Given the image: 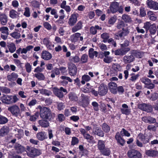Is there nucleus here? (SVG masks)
Returning a JSON list of instances; mask_svg holds the SVG:
<instances>
[{
  "instance_id": "e433bc0d",
  "label": "nucleus",
  "mask_w": 158,
  "mask_h": 158,
  "mask_svg": "<svg viewBox=\"0 0 158 158\" xmlns=\"http://www.w3.org/2000/svg\"><path fill=\"white\" fill-rule=\"evenodd\" d=\"M34 76L39 81H43L45 78V77L44 74L41 73H35Z\"/></svg>"
},
{
  "instance_id": "0e129e2a",
  "label": "nucleus",
  "mask_w": 158,
  "mask_h": 158,
  "mask_svg": "<svg viewBox=\"0 0 158 158\" xmlns=\"http://www.w3.org/2000/svg\"><path fill=\"white\" fill-rule=\"evenodd\" d=\"M151 25V24L149 22H147L144 23L143 27L145 29L147 32L149 30Z\"/></svg>"
},
{
  "instance_id": "4468645a",
  "label": "nucleus",
  "mask_w": 158,
  "mask_h": 158,
  "mask_svg": "<svg viewBox=\"0 0 158 158\" xmlns=\"http://www.w3.org/2000/svg\"><path fill=\"white\" fill-rule=\"evenodd\" d=\"M108 91V88L106 85L102 84L98 87V94L101 96H104L106 94Z\"/></svg>"
},
{
  "instance_id": "a211bd4d",
  "label": "nucleus",
  "mask_w": 158,
  "mask_h": 158,
  "mask_svg": "<svg viewBox=\"0 0 158 158\" xmlns=\"http://www.w3.org/2000/svg\"><path fill=\"white\" fill-rule=\"evenodd\" d=\"M118 31L120 33L118 35L120 38L127 36L130 32L129 29L127 27H125Z\"/></svg>"
},
{
  "instance_id": "9b49d317",
  "label": "nucleus",
  "mask_w": 158,
  "mask_h": 158,
  "mask_svg": "<svg viewBox=\"0 0 158 158\" xmlns=\"http://www.w3.org/2000/svg\"><path fill=\"white\" fill-rule=\"evenodd\" d=\"M68 69L70 75L74 76L76 75L77 72V68L75 64L72 63L68 64Z\"/></svg>"
},
{
  "instance_id": "6ab92c4d",
  "label": "nucleus",
  "mask_w": 158,
  "mask_h": 158,
  "mask_svg": "<svg viewBox=\"0 0 158 158\" xmlns=\"http://www.w3.org/2000/svg\"><path fill=\"white\" fill-rule=\"evenodd\" d=\"M119 3L116 2H114L110 5V10L112 13H115L118 11Z\"/></svg>"
},
{
  "instance_id": "5fc2aeb1",
  "label": "nucleus",
  "mask_w": 158,
  "mask_h": 158,
  "mask_svg": "<svg viewBox=\"0 0 158 158\" xmlns=\"http://www.w3.org/2000/svg\"><path fill=\"white\" fill-rule=\"evenodd\" d=\"M79 142L78 139L76 137L73 136L72 137L71 142V145L74 146L77 144Z\"/></svg>"
},
{
  "instance_id": "603ef678",
  "label": "nucleus",
  "mask_w": 158,
  "mask_h": 158,
  "mask_svg": "<svg viewBox=\"0 0 158 158\" xmlns=\"http://www.w3.org/2000/svg\"><path fill=\"white\" fill-rule=\"evenodd\" d=\"M31 6L35 8H39L40 6V2L36 0L33 1L31 2Z\"/></svg>"
},
{
  "instance_id": "39448f33",
  "label": "nucleus",
  "mask_w": 158,
  "mask_h": 158,
  "mask_svg": "<svg viewBox=\"0 0 158 158\" xmlns=\"http://www.w3.org/2000/svg\"><path fill=\"white\" fill-rule=\"evenodd\" d=\"M97 147L100 153L103 156H109L110 153V151L109 148L106 147L105 141L102 140H98Z\"/></svg>"
},
{
  "instance_id": "c85d7f7f",
  "label": "nucleus",
  "mask_w": 158,
  "mask_h": 158,
  "mask_svg": "<svg viewBox=\"0 0 158 158\" xmlns=\"http://www.w3.org/2000/svg\"><path fill=\"white\" fill-rule=\"evenodd\" d=\"M81 34L79 33H76L70 36V39L71 41L75 43L77 42L81 36Z\"/></svg>"
},
{
  "instance_id": "a19ab883",
  "label": "nucleus",
  "mask_w": 158,
  "mask_h": 158,
  "mask_svg": "<svg viewBox=\"0 0 158 158\" xmlns=\"http://www.w3.org/2000/svg\"><path fill=\"white\" fill-rule=\"evenodd\" d=\"M121 68V66L118 64H114L112 68L116 75L117 74V72L120 71Z\"/></svg>"
},
{
  "instance_id": "20e7f679",
  "label": "nucleus",
  "mask_w": 158,
  "mask_h": 158,
  "mask_svg": "<svg viewBox=\"0 0 158 158\" xmlns=\"http://www.w3.org/2000/svg\"><path fill=\"white\" fill-rule=\"evenodd\" d=\"M40 109V115L43 119H48L50 121L53 119L50 109L45 107H41Z\"/></svg>"
},
{
  "instance_id": "4be33fe9",
  "label": "nucleus",
  "mask_w": 158,
  "mask_h": 158,
  "mask_svg": "<svg viewBox=\"0 0 158 158\" xmlns=\"http://www.w3.org/2000/svg\"><path fill=\"white\" fill-rule=\"evenodd\" d=\"M92 133L94 135H97L101 137H103L105 134L102 129L99 127L96 128V129L93 130Z\"/></svg>"
},
{
  "instance_id": "9d476101",
  "label": "nucleus",
  "mask_w": 158,
  "mask_h": 158,
  "mask_svg": "<svg viewBox=\"0 0 158 158\" xmlns=\"http://www.w3.org/2000/svg\"><path fill=\"white\" fill-rule=\"evenodd\" d=\"M115 138L117 141V144L120 146H123L126 144V141L123 137L121 136L119 132L116 133Z\"/></svg>"
},
{
  "instance_id": "338daca9",
  "label": "nucleus",
  "mask_w": 158,
  "mask_h": 158,
  "mask_svg": "<svg viewBox=\"0 0 158 158\" xmlns=\"http://www.w3.org/2000/svg\"><path fill=\"white\" fill-rule=\"evenodd\" d=\"M58 118L60 122H62L65 120V117L62 114H59L58 115Z\"/></svg>"
},
{
  "instance_id": "79ce46f5",
  "label": "nucleus",
  "mask_w": 158,
  "mask_h": 158,
  "mask_svg": "<svg viewBox=\"0 0 158 158\" xmlns=\"http://www.w3.org/2000/svg\"><path fill=\"white\" fill-rule=\"evenodd\" d=\"M15 148L18 151V152H23L25 150L24 147L19 143L16 144L15 145Z\"/></svg>"
},
{
  "instance_id": "ea45409f",
  "label": "nucleus",
  "mask_w": 158,
  "mask_h": 158,
  "mask_svg": "<svg viewBox=\"0 0 158 158\" xmlns=\"http://www.w3.org/2000/svg\"><path fill=\"white\" fill-rule=\"evenodd\" d=\"M81 79V82L82 84L84 85L85 82L89 81L90 80V77L89 75L85 74L82 76Z\"/></svg>"
},
{
  "instance_id": "c756f323",
  "label": "nucleus",
  "mask_w": 158,
  "mask_h": 158,
  "mask_svg": "<svg viewBox=\"0 0 158 158\" xmlns=\"http://www.w3.org/2000/svg\"><path fill=\"white\" fill-rule=\"evenodd\" d=\"M51 77L53 78L55 77V75H59L60 74L59 68L56 67H54L51 71Z\"/></svg>"
},
{
  "instance_id": "4c0bfd02",
  "label": "nucleus",
  "mask_w": 158,
  "mask_h": 158,
  "mask_svg": "<svg viewBox=\"0 0 158 158\" xmlns=\"http://www.w3.org/2000/svg\"><path fill=\"white\" fill-rule=\"evenodd\" d=\"M130 52L134 56L137 58H141V52L137 50H132Z\"/></svg>"
},
{
  "instance_id": "49530a36",
  "label": "nucleus",
  "mask_w": 158,
  "mask_h": 158,
  "mask_svg": "<svg viewBox=\"0 0 158 158\" xmlns=\"http://www.w3.org/2000/svg\"><path fill=\"white\" fill-rule=\"evenodd\" d=\"M83 137L84 139L89 140L88 141L89 142H92L94 140V137L87 133L83 136Z\"/></svg>"
},
{
  "instance_id": "774afa93",
  "label": "nucleus",
  "mask_w": 158,
  "mask_h": 158,
  "mask_svg": "<svg viewBox=\"0 0 158 158\" xmlns=\"http://www.w3.org/2000/svg\"><path fill=\"white\" fill-rule=\"evenodd\" d=\"M82 102L85 105H88L89 103V99L87 97H84L82 100Z\"/></svg>"
},
{
  "instance_id": "4d7b16f0",
  "label": "nucleus",
  "mask_w": 158,
  "mask_h": 158,
  "mask_svg": "<svg viewBox=\"0 0 158 158\" xmlns=\"http://www.w3.org/2000/svg\"><path fill=\"white\" fill-rule=\"evenodd\" d=\"M158 98V94L157 93L155 92L152 94L151 96L149 98L150 100L152 101H155Z\"/></svg>"
},
{
  "instance_id": "1a4fd4ad",
  "label": "nucleus",
  "mask_w": 158,
  "mask_h": 158,
  "mask_svg": "<svg viewBox=\"0 0 158 158\" xmlns=\"http://www.w3.org/2000/svg\"><path fill=\"white\" fill-rule=\"evenodd\" d=\"M141 82L146 85V88L149 89H152L155 87V84L151 83V80L148 78L144 77L140 79Z\"/></svg>"
},
{
  "instance_id": "bb28decb",
  "label": "nucleus",
  "mask_w": 158,
  "mask_h": 158,
  "mask_svg": "<svg viewBox=\"0 0 158 158\" xmlns=\"http://www.w3.org/2000/svg\"><path fill=\"white\" fill-rule=\"evenodd\" d=\"M48 119H43L39 121L38 123L39 125L43 127H48L49 126L50 123Z\"/></svg>"
},
{
  "instance_id": "5701e85b",
  "label": "nucleus",
  "mask_w": 158,
  "mask_h": 158,
  "mask_svg": "<svg viewBox=\"0 0 158 158\" xmlns=\"http://www.w3.org/2000/svg\"><path fill=\"white\" fill-rule=\"evenodd\" d=\"M82 27V22L81 21H79L77 24L72 28V31L73 33L81 29Z\"/></svg>"
},
{
  "instance_id": "6e6552de",
  "label": "nucleus",
  "mask_w": 158,
  "mask_h": 158,
  "mask_svg": "<svg viewBox=\"0 0 158 158\" xmlns=\"http://www.w3.org/2000/svg\"><path fill=\"white\" fill-rule=\"evenodd\" d=\"M8 110L11 112L13 116L17 117L21 114L20 109L18 106L14 105L8 107Z\"/></svg>"
},
{
  "instance_id": "7c9ffc66",
  "label": "nucleus",
  "mask_w": 158,
  "mask_h": 158,
  "mask_svg": "<svg viewBox=\"0 0 158 158\" xmlns=\"http://www.w3.org/2000/svg\"><path fill=\"white\" fill-rule=\"evenodd\" d=\"M102 130L103 132L106 133H108L110 131V127L106 123H104L102 124Z\"/></svg>"
},
{
  "instance_id": "393cba45",
  "label": "nucleus",
  "mask_w": 158,
  "mask_h": 158,
  "mask_svg": "<svg viewBox=\"0 0 158 158\" xmlns=\"http://www.w3.org/2000/svg\"><path fill=\"white\" fill-rule=\"evenodd\" d=\"M102 28L98 25H96L94 26H91L89 29V32L91 34L94 35L97 34V30H101Z\"/></svg>"
},
{
  "instance_id": "f03ea898",
  "label": "nucleus",
  "mask_w": 158,
  "mask_h": 158,
  "mask_svg": "<svg viewBox=\"0 0 158 158\" xmlns=\"http://www.w3.org/2000/svg\"><path fill=\"white\" fill-rule=\"evenodd\" d=\"M151 136L148 137L147 135L142 133H139L138 135L136 140V144L138 146L140 147H143V144H146L149 143L151 139Z\"/></svg>"
},
{
  "instance_id": "680f3d73",
  "label": "nucleus",
  "mask_w": 158,
  "mask_h": 158,
  "mask_svg": "<svg viewBox=\"0 0 158 158\" xmlns=\"http://www.w3.org/2000/svg\"><path fill=\"white\" fill-rule=\"evenodd\" d=\"M8 28L6 27H3L0 28V31L2 33L9 34Z\"/></svg>"
},
{
  "instance_id": "412c9836",
  "label": "nucleus",
  "mask_w": 158,
  "mask_h": 158,
  "mask_svg": "<svg viewBox=\"0 0 158 158\" xmlns=\"http://www.w3.org/2000/svg\"><path fill=\"white\" fill-rule=\"evenodd\" d=\"M41 58L45 60H49L52 58V54L44 50L41 53Z\"/></svg>"
},
{
  "instance_id": "0eeeda50",
  "label": "nucleus",
  "mask_w": 158,
  "mask_h": 158,
  "mask_svg": "<svg viewBox=\"0 0 158 158\" xmlns=\"http://www.w3.org/2000/svg\"><path fill=\"white\" fill-rule=\"evenodd\" d=\"M129 158H142V155L139 150L135 149H131L127 153Z\"/></svg>"
},
{
  "instance_id": "bf43d9fd",
  "label": "nucleus",
  "mask_w": 158,
  "mask_h": 158,
  "mask_svg": "<svg viewBox=\"0 0 158 158\" xmlns=\"http://www.w3.org/2000/svg\"><path fill=\"white\" fill-rule=\"evenodd\" d=\"M91 104L93 106L94 110L95 111H98L99 110V104L96 102L94 101L92 102Z\"/></svg>"
},
{
  "instance_id": "69168bd1",
  "label": "nucleus",
  "mask_w": 158,
  "mask_h": 158,
  "mask_svg": "<svg viewBox=\"0 0 158 158\" xmlns=\"http://www.w3.org/2000/svg\"><path fill=\"white\" fill-rule=\"evenodd\" d=\"M25 12L23 15L27 17H29L30 16V9L28 7H25Z\"/></svg>"
},
{
  "instance_id": "f8f14e48",
  "label": "nucleus",
  "mask_w": 158,
  "mask_h": 158,
  "mask_svg": "<svg viewBox=\"0 0 158 158\" xmlns=\"http://www.w3.org/2000/svg\"><path fill=\"white\" fill-rule=\"evenodd\" d=\"M146 4L148 8L155 10H158V2L152 0H147Z\"/></svg>"
},
{
  "instance_id": "f704fd0d",
  "label": "nucleus",
  "mask_w": 158,
  "mask_h": 158,
  "mask_svg": "<svg viewBox=\"0 0 158 158\" xmlns=\"http://www.w3.org/2000/svg\"><path fill=\"white\" fill-rule=\"evenodd\" d=\"M17 12L14 9H12L10 11L9 16L12 19H14L19 17L17 15Z\"/></svg>"
},
{
  "instance_id": "58836bf2",
  "label": "nucleus",
  "mask_w": 158,
  "mask_h": 158,
  "mask_svg": "<svg viewBox=\"0 0 158 158\" xmlns=\"http://www.w3.org/2000/svg\"><path fill=\"white\" fill-rule=\"evenodd\" d=\"M7 46L9 49V51L11 53H13L15 51L16 48L15 44L11 43L8 44Z\"/></svg>"
},
{
  "instance_id": "a878e982",
  "label": "nucleus",
  "mask_w": 158,
  "mask_h": 158,
  "mask_svg": "<svg viewBox=\"0 0 158 158\" xmlns=\"http://www.w3.org/2000/svg\"><path fill=\"white\" fill-rule=\"evenodd\" d=\"M0 21L2 25H6L8 21V17L5 14H0Z\"/></svg>"
},
{
  "instance_id": "864d4df0",
  "label": "nucleus",
  "mask_w": 158,
  "mask_h": 158,
  "mask_svg": "<svg viewBox=\"0 0 158 158\" xmlns=\"http://www.w3.org/2000/svg\"><path fill=\"white\" fill-rule=\"evenodd\" d=\"M88 56L86 54H83L81 57L80 60L82 63H86L88 61Z\"/></svg>"
},
{
  "instance_id": "cd10ccee",
  "label": "nucleus",
  "mask_w": 158,
  "mask_h": 158,
  "mask_svg": "<svg viewBox=\"0 0 158 158\" xmlns=\"http://www.w3.org/2000/svg\"><path fill=\"white\" fill-rule=\"evenodd\" d=\"M43 43L49 50H52V43L49 40V38H44L43 40Z\"/></svg>"
},
{
  "instance_id": "2eb2a0df",
  "label": "nucleus",
  "mask_w": 158,
  "mask_h": 158,
  "mask_svg": "<svg viewBox=\"0 0 158 158\" xmlns=\"http://www.w3.org/2000/svg\"><path fill=\"white\" fill-rule=\"evenodd\" d=\"M123 61L125 64L131 63L135 60V57L131 52L127 55H126L123 58Z\"/></svg>"
},
{
  "instance_id": "6e6d98bb",
  "label": "nucleus",
  "mask_w": 158,
  "mask_h": 158,
  "mask_svg": "<svg viewBox=\"0 0 158 158\" xmlns=\"http://www.w3.org/2000/svg\"><path fill=\"white\" fill-rule=\"evenodd\" d=\"M57 104L56 108L59 111L63 110L65 107L64 103L63 102H57Z\"/></svg>"
},
{
  "instance_id": "aec40b11",
  "label": "nucleus",
  "mask_w": 158,
  "mask_h": 158,
  "mask_svg": "<svg viewBox=\"0 0 158 158\" xmlns=\"http://www.w3.org/2000/svg\"><path fill=\"white\" fill-rule=\"evenodd\" d=\"M36 138L40 141H43L48 138L46 133L44 131H41L38 133L36 134Z\"/></svg>"
},
{
  "instance_id": "052dcab7",
  "label": "nucleus",
  "mask_w": 158,
  "mask_h": 158,
  "mask_svg": "<svg viewBox=\"0 0 158 158\" xmlns=\"http://www.w3.org/2000/svg\"><path fill=\"white\" fill-rule=\"evenodd\" d=\"M61 74L64 75L67 72V67L61 66L59 68Z\"/></svg>"
},
{
  "instance_id": "c03bdc74",
  "label": "nucleus",
  "mask_w": 158,
  "mask_h": 158,
  "mask_svg": "<svg viewBox=\"0 0 158 158\" xmlns=\"http://www.w3.org/2000/svg\"><path fill=\"white\" fill-rule=\"evenodd\" d=\"M120 135L121 136L123 137L124 136H125L128 137L130 136V134L128 132V131L125 130L124 128H122V130L120 131Z\"/></svg>"
},
{
  "instance_id": "2f4dec72",
  "label": "nucleus",
  "mask_w": 158,
  "mask_h": 158,
  "mask_svg": "<svg viewBox=\"0 0 158 158\" xmlns=\"http://www.w3.org/2000/svg\"><path fill=\"white\" fill-rule=\"evenodd\" d=\"M122 18L123 21L126 23H130L132 21L131 16L123 14Z\"/></svg>"
},
{
  "instance_id": "c9c22d12",
  "label": "nucleus",
  "mask_w": 158,
  "mask_h": 158,
  "mask_svg": "<svg viewBox=\"0 0 158 158\" xmlns=\"http://www.w3.org/2000/svg\"><path fill=\"white\" fill-rule=\"evenodd\" d=\"M79 148L80 151V152L82 153V156L87 155L88 154V151L84 148L83 145H80L79 146Z\"/></svg>"
},
{
  "instance_id": "f257e3e1",
  "label": "nucleus",
  "mask_w": 158,
  "mask_h": 158,
  "mask_svg": "<svg viewBox=\"0 0 158 158\" xmlns=\"http://www.w3.org/2000/svg\"><path fill=\"white\" fill-rule=\"evenodd\" d=\"M129 44V41L127 40H125L123 43L120 44L121 48L115 50L114 55L120 56L125 55L130 50V48L128 47Z\"/></svg>"
},
{
  "instance_id": "ddd939ff",
  "label": "nucleus",
  "mask_w": 158,
  "mask_h": 158,
  "mask_svg": "<svg viewBox=\"0 0 158 158\" xmlns=\"http://www.w3.org/2000/svg\"><path fill=\"white\" fill-rule=\"evenodd\" d=\"M138 107L139 109L147 112H151L152 111V106L147 104L143 103L139 104Z\"/></svg>"
},
{
  "instance_id": "09e8293b",
  "label": "nucleus",
  "mask_w": 158,
  "mask_h": 158,
  "mask_svg": "<svg viewBox=\"0 0 158 158\" xmlns=\"http://www.w3.org/2000/svg\"><path fill=\"white\" fill-rule=\"evenodd\" d=\"M121 111L122 114H124L126 115H129L131 113V109L128 108L121 109Z\"/></svg>"
},
{
  "instance_id": "7ed1b4c3",
  "label": "nucleus",
  "mask_w": 158,
  "mask_h": 158,
  "mask_svg": "<svg viewBox=\"0 0 158 158\" xmlns=\"http://www.w3.org/2000/svg\"><path fill=\"white\" fill-rule=\"evenodd\" d=\"M0 100L3 103L6 105H10L15 103L19 99L15 95L12 96L3 94L2 96L0 97Z\"/></svg>"
},
{
  "instance_id": "b1692460",
  "label": "nucleus",
  "mask_w": 158,
  "mask_h": 158,
  "mask_svg": "<svg viewBox=\"0 0 158 158\" xmlns=\"http://www.w3.org/2000/svg\"><path fill=\"white\" fill-rule=\"evenodd\" d=\"M146 155L150 157H155L158 156V151L155 150H148L145 152Z\"/></svg>"
},
{
  "instance_id": "dca6fc26",
  "label": "nucleus",
  "mask_w": 158,
  "mask_h": 158,
  "mask_svg": "<svg viewBox=\"0 0 158 158\" xmlns=\"http://www.w3.org/2000/svg\"><path fill=\"white\" fill-rule=\"evenodd\" d=\"M109 89L111 93L115 94H117V84L113 82H110L108 84Z\"/></svg>"
},
{
  "instance_id": "473e14b6",
  "label": "nucleus",
  "mask_w": 158,
  "mask_h": 158,
  "mask_svg": "<svg viewBox=\"0 0 158 158\" xmlns=\"http://www.w3.org/2000/svg\"><path fill=\"white\" fill-rule=\"evenodd\" d=\"M18 75L15 73H12L11 74L7 75V77L9 81H12L15 80L18 77Z\"/></svg>"
},
{
  "instance_id": "8fccbe9b",
  "label": "nucleus",
  "mask_w": 158,
  "mask_h": 158,
  "mask_svg": "<svg viewBox=\"0 0 158 158\" xmlns=\"http://www.w3.org/2000/svg\"><path fill=\"white\" fill-rule=\"evenodd\" d=\"M0 90L2 93L5 94H9L10 93V89L9 88L4 86H0Z\"/></svg>"
},
{
  "instance_id": "72a5a7b5",
  "label": "nucleus",
  "mask_w": 158,
  "mask_h": 158,
  "mask_svg": "<svg viewBox=\"0 0 158 158\" xmlns=\"http://www.w3.org/2000/svg\"><path fill=\"white\" fill-rule=\"evenodd\" d=\"M8 132V127L7 126H4L0 130V135L3 136L7 135Z\"/></svg>"
},
{
  "instance_id": "f3484780",
  "label": "nucleus",
  "mask_w": 158,
  "mask_h": 158,
  "mask_svg": "<svg viewBox=\"0 0 158 158\" xmlns=\"http://www.w3.org/2000/svg\"><path fill=\"white\" fill-rule=\"evenodd\" d=\"M77 17L75 14L71 15L69 19L68 23L70 26H74L77 21Z\"/></svg>"
},
{
  "instance_id": "37998d69",
  "label": "nucleus",
  "mask_w": 158,
  "mask_h": 158,
  "mask_svg": "<svg viewBox=\"0 0 158 158\" xmlns=\"http://www.w3.org/2000/svg\"><path fill=\"white\" fill-rule=\"evenodd\" d=\"M149 30L151 34L154 35L155 34L157 30L156 24L155 23L151 24Z\"/></svg>"
},
{
  "instance_id": "a18cd8bd",
  "label": "nucleus",
  "mask_w": 158,
  "mask_h": 158,
  "mask_svg": "<svg viewBox=\"0 0 158 158\" xmlns=\"http://www.w3.org/2000/svg\"><path fill=\"white\" fill-rule=\"evenodd\" d=\"M125 26H127V25H126L124 22L123 21H121L118 22L116 26L117 28L118 29H122L125 27Z\"/></svg>"
},
{
  "instance_id": "3c124183",
  "label": "nucleus",
  "mask_w": 158,
  "mask_h": 158,
  "mask_svg": "<svg viewBox=\"0 0 158 158\" xmlns=\"http://www.w3.org/2000/svg\"><path fill=\"white\" fill-rule=\"evenodd\" d=\"M69 98L71 101H77L78 100V97L73 94H70L69 95Z\"/></svg>"
},
{
  "instance_id": "13d9d810",
  "label": "nucleus",
  "mask_w": 158,
  "mask_h": 158,
  "mask_svg": "<svg viewBox=\"0 0 158 158\" xmlns=\"http://www.w3.org/2000/svg\"><path fill=\"white\" fill-rule=\"evenodd\" d=\"M10 35L12 37L15 39H19L21 37V35L20 33L16 32H13L11 33Z\"/></svg>"
},
{
  "instance_id": "e2e57ef3",
  "label": "nucleus",
  "mask_w": 158,
  "mask_h": 158,
  "mask_svg": "<svg viewBox=\"0 0 158 158\" xmlns=\"http://www.w3.org/2000/svg\"><path fill=\"white\" fill-rule=\"evenodd\" d=\"M113 61V58L109 56L106 57L103 59V61L105 63L109 64Z\"/></svg>"
},
{
  "instance_id": "de8ad7c7",
  "label": "nucleus",
  "mask_w": 158,
  "mask_h": 158,
  "mask_svg": "<svg viewBox=\"0 0 158 158\" xmlns=\"http://www.w3.org/2000/svg\"><path fill=\"white\" fill-rule=\"evenodd\" d=\"M8 118L0 114V124H4L8 122Z\"/></svg>"
},
{
  "instance_id": "423d86ee",
  "label": "nucleus",
  "mask_w": 158,
  "mask_h": 158,
  "mask_svg": "<svg viewBox=\"0 0 158 158\" xmlns=\"http://www.w3.org/2000/svg\"><path fill=\"white\" fill-rule=\"evenodd\" d=\"M26 149L27 151V155L31 158H34L39 156L42 154L40 150L34 147H31L27 146Z\"/></svg>"
}]
</instances>
